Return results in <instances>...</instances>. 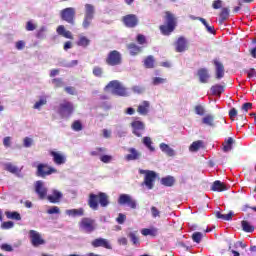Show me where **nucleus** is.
I'll return each instance as SVG.
<instances>
[{"label": "nucleus", "instance_id": "nucleus-54", "mask_svg": "<svg viewBox=\"0 0 256 256\" xmlns=\"http://www.w3.org/2000/svg\"><path fill=\"white\" fill-rule=\"evenodd\" d=\"M151 213H152V217H154V219L157 217H161V212L155 206L151 207Z\"/></svg>", "mask_w": 256, "mask_h": 256}, {"label": "nucleus", "instance_id": "nucleus-11", "mask_svg": "<svg viewBox=\"0 0 256 256\" xmlns=\"http://www.w3.org/2000/svg\"><path fill=\"white\" fill-rule=\"evenodd\" d=\"M119 205H127L130 209H137V201L129 194H121L118 198Z\"/></svg>", "mask_w": 256, "mask_h": 256}, {"label": "nucleus", "instance_id": "nucleus-9", "mask_svg": "<svg viewBox=\"0 0 256 256\" xmlns=\"http://www.w3.org/2000/svg\"><path fill=\"white\" fill-rule=\"evenodd\" d=\"M53 173H57V169H55L51 166H48L47 164H43V163L37 165L36 175L38 177L45 178L49 175H53Z\"/></svg>", "mask_w": 256, "mask_h": 256}, {"label": "nucleus", "instance_id": "nucleus-61", "mask_svg": "<svg viewBox=\"0 0 256 256\" xmlns=\"http://www.w3.org/2000/svg\"><path fill=\"white\" fill-rule=\"evenodd\" d=\"M213 9H221L223 7V1L215 0L212 4Z\"/></svg>", "mask_w": 256, "mask_h": 256}, {"label": "nucleus", "instance_id": "nucleus-16", "mask_svg": "<svg viewBox=\"0 0 256 256\" xmlns=\"http://www.w3.org/2000/svg\"><path fill=\"white\" fill-rule=\"evenodd\" d=\"M92 247H104V249H113L109 240L105 238H96L91 242Z\"/></svg>", "mask_w": 256, "mask_h": 256}, {"label": "nucleus", "instance_id": "nucleus-53", "mask_svg": "<svg viewBox=\"0 0 256 256\" xmlns=\"http://www.w3.org/2000/svg\"><path fill=\"white\" fill-rule=\"evenodd\" d=\"M195 113H196V115L203 116V115H205V108H203V106H201V105H197V106H195Z\"/></svg>", "mask_w": 256, "mask_h": 256}, {"label": "nucleus", "instance_id": "nucleus-56", "mask_svg": "<svg viewBox=\"0 0 256 256\" xmlns=\"http://www.w3.org/2000/svg\"><path fill=\"white\" fill-rule=\"evenodd\" d=\"M250 109H253V104L251 102H247L242 105V111L244 113H247Z\"/></svg>", "mask_w": 256, "mask_h": 256}, {"label": "nucleus", "instance_id": "nucleus-17", "mask_svg": "<svg viewBox=\"0 0 256 256\" xmlns=\"http://www.w3.org/2000/svg\"><path fill=\"white\" fill-rule=\"evenodd\" d=\"M35 191L41 199H45L47 196V187H45V183L43 181H37L35 183Z\"/></svg>", "mask_w": 256, "mask_h": 256}, {"label": "nucleus", "instance_id": "nucleus-43", "mask_svg": "<svg viewBox=\"0 0 256 256\" xmlns=\"http://www.w3.org/2000/svg\"><path fill=\"white\" fill-rule=\"evenodd\" d=\"M192 239L194 243H201V239H203V234L201 232H194L192 234Z\"/></svg>", "mask_w": 256, "mask_h": 256}, {"label": "nucleus", "instance_id": "nucleus-50", "mask_svg": "<svg viewBox=\"0 0 256 256\" xmlns=\"http://www.w3.org/2000/svg\"><path fill=\"white\" fill-rule=\"evenodd\" d=\"M100 161H102V163H111V161H113V156L102 155V156H100Z\"/></svg>", "mask_w": 256, "mask_h": 256}, {"label": "nucleus", "instance_id": "nucleus-18", "mask_svg": "<svg viewBox=\"0 0 256 256\" xmlns=\"http://www.w3.org/2000/svg\"><path fill=\"white\" fill-rule=\"evenodd\" d=\"M175 51L177 53H183L184 51H187V39H185V37H179L175 42Z\"/></svg>", "mask_w": 256, "mask_h": 256}, {"label": "nucleus", "instance_id": "nucleus-14", "mask_svg": "<svg viewBox=\"0 0 256 256\" xmlns=\"http://www.w3.org/2000/svg\"><path fill=\"white\" fill-rule=\"evenodd\" d=\"M122 21L126 27H137L139 20L135 14H128L122 18Z\"/></svg>", "mask_w": 256, "mask_h": 256}, {"label": "nucleus", "instance_id": "nucleus-15", "mask_svg": "<svg viewBox=\"0 0 256 256\" xmlns=\"http://www.w3.org/2000/svg\"><path fill=\"white\" fill-rule=\"evenodd\" d=\"M51 157H53V162L55 165H65L67 163V157L61 152L50 151Z\"/></svg>", "mask_w": 256, "mask_h": 256}, {"label": "nucleus", "instance_id": "nucleus-60", "mask_svg": "<svg viewBox=\"0 0 256 256\" xmlns=\"http://www.w3.org/2000/svg\"><path fill=\"white\" fill-rule=\"evenodd\" d=\"M56 31L58 35H61L62 37H64L65 33L67 32V30L65 29V26L63 25L58 26Z\"/></svg>", "mask_w": 256, "mask_h": 256}, {"label": "nucleus", "instance_id": "nucleus-58", "mask_svg": "<svg viewBox=\"0 0 256 256\" xmlns=\"http://www.w3.org/2000/svg\"><path fill=\"white\" fill-rule=\"evenodd\" d=\"M229 117H230L231 121H235V119H237V109L232 108L229 111Z\"/></svg>", "mask_w": 256, "mask_h": 256}, {"label": "nucleus", "instance_id": "nucleus-35", "mask_svg": "<svg viewBox=\"0 0 256 256\" xmlns=\"http://www.w3.org/2000/svg\"><path fill=\"white\" fill-rule=\"evenodd\" d=\"M5 215L7 219H13L14 221H21V214L18 212L6 211Z\"/></svg>", "mask_w": 256, "mask_h": 256}, {"label": "nucleus", "instance_id": "nucleus-52", "mask_svg": "<svg viewBox=\"0 0 256 256\" xmlns=\"http://www.w3.org/2000/svg\"><path fill=\"white\" fill-rule=\"evenodd\" d=\"M47 213H48V215H55V214L61 213V211L59 210V207L54 206V207L49 208L47 210Z\"/></svg>", "mask_w": 256, "mask_h": 256}, {"label": "nucleus", "instance_id": "nucleus-26", "mask_svg": "<svg viewBox=\"0 0 256 256\" xmlns=\"http://www.w3.org/2000/svg\"><path fill=\"white\" fill-rule=\"evenodd\" d=\"M4 169L5 171H9V173H13L14 175H17V173H21V170H19V168L13 165V163L11 162L4 164Z\"/></svg>", "mask_w": 256, "mask_h": 256}, {"label": "nucleus", "instance_id": "nucleus-49", "mask_svg": "<svg viewBox=\"0 0 256 256\" xmlns=\"http://www.w3.org/2000/svg\"><path fill=\"white\" fill-rule=\"evenodd\" d=\"M15 223H13V221H7V222H3L1 224V229H13Z\"/></svg>", "mask_w": 256, "mask_h": 256}, {"label": "nucleus", "instance_id": "nucleus-1", "mask_svg": "<svg viewBox=\"0 0 256 256\" xmlns=\"http://www.w3.org/2000/svg\"><path fill=\"white\" fill-rule=\"evenodd\" d=\"M99 203L101 207H107L109 205V196L103 192L98 193V195L93 193L89 195L88 205L90 208L97 211L99 209Z\"/></svg>", "mask_w": 256, "mask_h": 256}, {"label": "nucleus", "instance_id": "nucleus-42", "mask_svg": "<svg viewBox=\"0 0 256 256\" xmlns=\"http://www.w3.org/2000/svg\"><path fill=\"white\" fill-rule=\"evenodd\" d=\"M141 233L145 237H147V235L155 236V235H157V230L144 228V229L141 230Z\"/></svg>", "mask_w": 256, "mask_h": 256}, {"label": "nucleus", "instance_id": "nucleus-44", "mask_svg": "<svg viewBox=\"0 0 256 256\" xmlns=\"http://www.w3.org/2000/svg\"><path fill=\"white\" fill-rule=\"evenodd\" d=\"M52 84L54 85V87H64L65 86V82H63V79H61V78H54L52 80Z\"/></svg>", "mask_w": 256, "mask_h": 256}, {"label": "nucleus", "instance_id": "nucleus-31", "mask_svg": "<svg viewBox=\"0 0 256 256\" xmlns=\"http://www.w3.org/2000/svg\"><path fill=\"white\" fill-rule=\"evenodd\" d=\"M214 121L215 117H213L211 114H208L202 118V123L204 125H208L209 127H215Z\"/></svg>", "mask_w": 256, "mask_h": 256}, {"label": "nucleus", "instance_id": "nucleus-37", "mask_svg": "<svg viewBox=\"0 0 256 256\" xmlns=\"http://www.w3.org/2000/svg\"><path fill=\"white\" fill-rule=\"evenodd\" d=\"M211 91L213 95H217L218 97H221V93H223L224 88L222 85L217 84L211 87Z\"/></svg>", "mask_w": 256, "mask_h": 256}, {"label": "nucleus", "instance_id": "nucleus-32", "mask_svg": "<svg viewBox=\"0 0 256 256\" xmlns=\"http://www.w3.org/2000/svg\"><path fill=\"white\" fill-rule=\"evenodd\" d=\"M89 43H91V40H89V38H87L86 36H83V35L78 36L77 45L79 47H84L85 48L89 45Z\"/></svg>", "mask_w": 256, "mask_h": 256}, {"label": "nucleus", "instance_id": "nucleus-2", "mask_svg": "<svg viewBox=\"0 0 256 256\" xmlns=\"http://www.w3.org/2000/svg\"><path fill=\"white\" fill-rule=\"evenodd\" d=\"M107 93L117 95L118 97H127V88L117 80L110 81L105 87Z\"/></svg>", "mask_w": 256, "mask_h": 256}, {"label": "nucleus", "instance_id": "nucleus-41", "mask_svg": "<svg viewBox=\"0 0 256 256\" xmlns=\"http://www.w3.org/2000/svg\"><path fill=\"white\" fill-rule=\"evenodd\" d=\"M220 19H221V21H227V19H229V9L228 8H222V11L220 13Z\"/></svg>", "mask_w": 256, "mask_h": 256}, {"label": "nucleus", "instance_id": "nucleus-20", "mask_svg": "<svg viewBox=\"0 0 256 256\" xmlns=\"http://www.w3.org/2000/svg\"><path fill=\"white\" fill-rule=\"evenodd\" d=\"M214 65L216 67V79H223L225 77V67L219 60L214 59Z\"/></svg>", "mask_w": 256, "mask_h": 256}, {"label": "nucleus", "instance_id": "nucleus-48", "mask_svg": "<svg viewBox=\"0 0 256 256\" xmlns=\"http://www.w3.org/2000/svg\"><path fill=\"white\" fill-rule=\"evenodd\" d=\"M163 83H167V79L161 77L153 78V85H163Z\"/></svg>", "mask_w": 256, "mask_h": 256}, {"label": "nucleus", "instance_id": "nucleus-6", "mask_svg": "<svg viewBox=\"0 0 256 256\" xmlns=\"http://www.w3.org/2000/svg\"><path fill=\"white\" fill-rule=\"evenodd\" d=\"M75 15H77V11L73 7L65 8L60 11L62 21H66V23L70 25H75Z\"/></svg>", "mask_w": 256, "mask_h": 256}, {"label": "nucleus", "instance_id": "nucleus-62", "mask_svg": "<svg viewBox=\"0 0 256 256\" xmlns=\"http://www.w3.org/2000/svg\"><path fill=\"white\" fill-rule=\"evenodd\" d=\"M132 91L134 93L141 94V93H143L145 91V89L143 87H141V86H133L132 87Z\"/></svg>", "mask_w": 256, "mask_h": 256}, {"label": "nucleus", "instance_id": "nucleus-59", "mask_svg": "<svg viewBox=\"0 0 256 256\" xmlns=\"http://www.w3.org/2000/svg\"><path fill=\"white\" fill-rule=\"evenodd\" d=\"M24 143V147H31L33 145V139L29 138V137H25L23 140Z\"/></svg>", "mask_w": 256, "mask_h": 256}, {"label": "nucleus", "instance_id": "nucleus-10", "mask_svg": "<svg viewBox=\"0 0 256 256\" xmlns=\"http://www.w3.org/2000/svg\"><path fill=\"white\" fill-rule=\"evenodd\" d=\"M106 63H107V65H110L111 67L121 65V63H122L121 53L117 50L109 52V54L106 58Z\"/></svg>", "mask_w": 256, "mask_h": 256}, {"label": "nucleus", "instance_id": "nucleus-4", "mask_svg": "<svg viewBox=\"0 0 256 256\" xmlns=\"http://www.w3.org/2000/svg\"><path fill=\"white\" fill-rule=\"evenodd\" d=\"M84 9L82 27L83 29H89V26L93 23V19H95V6L92 4H85Z\"/></svg>", "mask_w": 256, "mask_h": 256}, {"label": "nucleus", "instance_id": "nucleus-34", "mask_svg": "<svg viewBox=\"0 0 256 256\" xmlns=\"http://www.w3.org/2000/svg\"><path fill=\"white\" fill-rule=\"evenodd\" d=\"M233 149V138H228L227 140L224 141L223 143V152L224 153H229Z\"/></svg>", "mask_w": 256, "mask_h": 256}, {"label": "nucleus", "instance_id": "nucleus-25", "mask_svg": "<svg viewBox=\"0 0 256 256\" xmlns=\"http://www.w3.org/2000/svg\"><path fill=\"white\" fill-rule=\"evenodd\" d=\"M212 191H227V186H225V184H223V182L216 180L211 187Z\"/></svg>", "mask_w": 256, "mask_h": 256}, {"label": "nucleus", "instance_id": "nucleus-8", "mask_svg": "<svg viewBox=\"0 0 256 256\" xmlns=\"http://www.w3.org/2000/svg\"><path fill=\"white\" fill-rule=\"evenodd\" d=\"M75 108L73 107V103L64 100L63 102L60 103L58 113L61 115L63 118L71 117L73 115V111Z\"/></svg>", "mask_w": 256, "mask_h": 256}, {"label": "nucleus", "instance_id": "nucleus-28", "mask_svg": "<svg viewBox=\"0 0 256 256\" xmlns=\"http://www.w3.org/2000/svg\"><path fill=\"white\" fill-rule=\"evenodd\" d=\"M161 184L165 187H173L175 185V177L167 176L161 179Z\"/></svg>", "mask_w": 256, "mask_h": 256}, {"label": "nucleus", "instance_id": "nucleus-46", "mask_svg": "<svg viewBox=\"0 0 256 256\" xmlns=\"http://www.w3.org/2000/svg\"><path fill=\"white\" fill-rule=\"evenodd\" d=\"M35 29H37V24L33 23V20L26 23V31H35Z\"/></svg>", "mask_w": 256, "mask_h": 256}, {"label": "nucleus", "instance_id": "nucleus-55", "mask_svg": "<svg viewBox=\"0 0 256 256\" xmlns=\"http://www.w3.org/2000/svg\"><path fill=\"white\" fill-rule=\"evenodd\" d=\"M93 75H95V77H101L103 75V69L101 67H94L93 69Z\"/></svg>", "mask_w": 256, "mask_h": 256}, {"label": "nucleus", "instance_id": "nucleus-45", "mask_svg": "<svg viewBox=\"0 0 256 256\" xmlns=\"http://www.w3.org/2000/svg\"><path fill=\"white\" fill-rule=\"evenodd\" d=\"M72 129L74 131H81L83 129V124H81V121L76 120L72 124Z\"/></svg>", "mask_w": 256, "mask_h": 256}, {"label": "nucleus", "instance_id": "nucleus-27", "mask_svg": "<svg viewBox=\"0 0 256 256\" xmlns=\"http://www.w3.org/2000/svg\"><path fill=\"white\" fill-rule=\"evenodd\" d=\"M160 149L163 153H166L168 157H173V155H175V150H173V148H170V146L165 143L160 144Z\"/></svg>", "mask_w": 256, "mask_h": 256}, {"label": "nucleus", "instance_id": "nucleus-63", "mask_svg": "<svg viewBox=\"0 0 256 256\" xmlns=\"http://www.w3.org/2000/svg\"><path fill=\"white\" fill-rule=\"evenodd\" d=\"M3 145L4 147H11V137L7 136L3 139Z\"/></svg>", "mask_w": 256, "mask_h": 256}, {"label": "nucleus", "instance_id": "nucleus-36", "mask_svg": "<svg viewBox=\"0 0 256 256\" xmlns=\"http://www.w3.org/2000/svg\"><path fill=\"white\" fill-rule=\"evenodd\" d=\"M217 219H222L223 221H231L233 219V212L228 214H222L221 212L216 213Z\"/></svg>", "mask_w": 256, "mask_h": 256}, {"label": "nucleus", "instance_id": "nucleus-12", "mask_svg": "<svg viewBox=\"0 0 256 256\" xmlns=\"http://www.w3.org/2000/svg\"><path fill=\"white\" fill-rule=\"evenodd\" d=\"M29 239L33 247H39L40 245H45V239L41 236V234L35 230H30Z\"/></svg>", "mask_w": 256, "mask_h": 256}, {"label": "nucleus", "instance_id": "nucleus-64", "mask_svg": "<svg viewBox=\"0 0 256 256\" xmlns=\"http://www.w3.org/2000/svg\"><path fill=\"white\" fill-rule=\"evenodd\" d=\"M1 249H2L3 251H8V252L13 251V247H12L11 245H9V244H2V245H1Z\"/></svg>", "mask_w": 256, "mask_h": 256}, {"label": "nucleus", "instance_id": "nucleus-40", "mask_svg": "<svg viewBox=\"0 0 256 256\" xmlns=\"http://www.w3.org/2000/svg\"><path fill=\"white\" fill-rule=\"evenodd\" d=\"M128 237L130 238V241H132L133 245L139 247V238L137 237V232H129Z\"/></svg>", "mask_w": 256, "mask_h": 256}, {"label": "nucleus", "instance_id": "nucleus-22", "mask_svg": "<svg viewBox=\"0 0 256 256\" xmlns=\"http://www.w3.org/2000/svg\"><path fill=\"white\" fill-rule=\"evenodd\" d=\"M199 149H205V142L203 140L194 141L189 147V151L192 153H196Z\"/></svg>", "mask_w": 256, "mask_h": 256}, {"label": "nucleus", "instance_id": "nucleus-29", "mask_svg": "<svg viewBox=\"0 0 256 256\" xmlns=\"http://www.w3.org/2000/svg\"><path fill=\"white\" fill-rule=\"evenodd\" d=\"M61 197H63V194L57 190H54L53 194L48 196V200L50 203H59V199H61Z\"/></svg>", "mask_w": 256, "mask_h": 256}, {"label": "nucleus", "instance_id": "nucleus-38", "mask_svg": "<svg viewBox=\"0 0 256 256\" xmlns=\"http://www.w3.org/2000/svg\"><path fill=\"white\" fill-rule=\"evenodd\" d=\"M128 49L131 55H138V53H141V47L133 43L128 45Z\"/></svg>", "mask_w": 256, "mask_h": 256}, {"label": "nucleus", "instance_id": "nucleus-3", "mask_svg": "<svg viewBox=\"0 0 256 256\" xmlns=\"http://www.w3.org/2000/svg\"><path fill=\"white\" fill-rule=\"evenodd\" d=\"M166 23L167 25L160 26V31L162 35H171L177 27V19L171 12H166Z\"/></svg>", "mask_w": 256, "mask_h": 256}, {"label": "nucleus", "instance_id": "nucleus-7", "mask_svg": "<svg viewBox=\"0 0 256 256\" xmlns=\"http://www.w3.org/2000/svg\"><path fill=\"white\" fill-rule=\"evenodd\" d=\"M140 175H145L144 185L147 186V189H153L155 183V179H157V173L151 170H139Z\"/></svg>", "mask_w": 256, "mask_h": 256}, {"label": "nucleus", "instance_id": "nucleus-51", "mask_svg": "<svg viewBox=\"0 0 256 256\" xmlns=\"http://www.w3.org/2000/svg\"><path fill=\"white\" fill-rule=\"evenodd\" d=\"M45 31L46 28L44 26L41 27L36 34L37 39H45Z\"/></svg>", "mask_w": 256, "mask_h": 256}, {"label": "nucleus", "instance_id": "nucleus-30", "mask_svg": "<svg viewBox=\"0 0 256 256\" xmlns=\"http://www.w3.org/2000/svg\"><path fill=\"white\" fill-rule=\"evenodd\" d=\"M142 143L143 145H145V147H147V149L153 153L155 151V147H153V140H151V137H144L142 139Z\"/></svg>", "mask_w": 256, "mask_h": 256}, {"label": "nucleus", "instance_id": "nucleus-13", "mask_svg": "<svg viewBox=\"0 0 256 256\" xmlns=\"http://www.w3.org/2000/svg\"><path fill=\"white\" fill-rule=\"evenodd\" d=\"M132 133L136 135V137H141L143 135V131H145V124L139 120L133 121L131 123Z\"/></svg>", "mask_w": 256, "mask_h": 256}, {"label": "nucleus", "instance_id": "nucleus-47", "mask_svg": "<svg viewBox=\"0 0 256 256\" xmlns=\"http://www.w3.org/2000/svg\"><path fill=\"white\" fill-rule=\"evenodd\" d=\"M43 105H47V99L41 98L38 102L34 104V109H41Z\"/></svg>", "mask_w": 256, "mask_h": 256}, {"label": "nucleus", "instance_id": "nucleus-39", "mask_svg": "<svg viewBox=\"0 0 256 256\" xmlns=\"http://www.w3.org/2000/svg\"><path fill=\"white\" fill-rule=\"evenodd\" d=\"M242 228L246 233H253L255 231V227L251 226V224L245 220L242 221Z\"/></svg>", "mask_w": 256, "mask_h": 256}, {"label": "nucleus", "instance_id": "nucleus-23", "mask_svg": "<svg viewBox=\"0 0 256 256\" xmlns=\"http://www.w3.org/2000/svg\"><path fill=\"white\" fill-rule=\"evenodd\" d=\"M84 213L83 208L66 210V215L69 217H83Z\"/></svg>", "mask_w": 256, "mask_h": 256}, {"label": "nucleus", "instance_id": "nucleus-19", "mask_svg": "<svg viewBox=\"0 0 256 256\" xmlns=\"http://www.w3.org/2000/svg\"><path fill=\"white\" fill-rule=\"evenodd\" d=\"M128 153L125 156L126 161H137L138 159H141V152H139L135 148H129Z\"/></svg>", "mask_w": 256, "mask_h": 256}, {"label": "nucleus", "instance_id": "nucleus-21", "mask_svg": "<svg viewBox=\"0 0 256 256\" xmlns=\"http://www.w3.org/2000/svg\"><path fill=\"white\" fill-rule=\"evenodd\" d=\"M197 75L199 77L200 83H209V71L207 68H201L198 70Z\"/></svg>", "mask_w": 256, "mask_h": 256}, {"label": "nucleus", "instance_id": "nucleus-24", "mask_svg": "<svg viewBox=\"0 0 256 256\" xmlns=\"http://www.w3.org/2000/svg\"><path fill=\"white\" fill-rule=\"evenodd\" d=\"M150 105L149 101L142 102V104L138 106L137 112L140 115H147V113H149Z\"/></svg>", "mask_w": 256, "mask_h": 256}, {"label": "nucleus", "instance_id": "nucleus-57", "mask_svg": "<svg viewBox=\"0 0 256 256\" xmlns=\"http://www.w3.org/2000/svg\"><path fill=\"white\" fill-rule=\"evenodd\" d=\"M127 219V216H125V214L120 213L116 219L117 223H119V225H123L125 223V220Z\"/></svg>", "mask_w": 256, "mask_h": 256}, {"label": "nucleus", "instance_id": "nucleus-5", "mask_svg": "<svg viewBox=\"0 0 256 256\" xmlns=\"http://www.w3.org/2000/svg\"><path fill=\"white\" fill-rule=\"evenodd\" d=\"M79 228L83 233H93L97 229V222L95 219L84 217L79 222Z\"/></svg>", "mask_w": 256, "mask_h": 256}, {"label": "nucleus", "instance_id": "nucleus-33", "mask_svg": "<svg viewBox=\"0 0 256 256\" xmlns=\"http://www.w3.org/2000/svg\"><path fill=\"white\" fill-rule=\"evenodd\" d=\"M144 67L146 69H153L155 67V58L153 56H148L144 59Z\"/></svg>", "mask_w": 256, "mask_h": 256}]
</instances>
